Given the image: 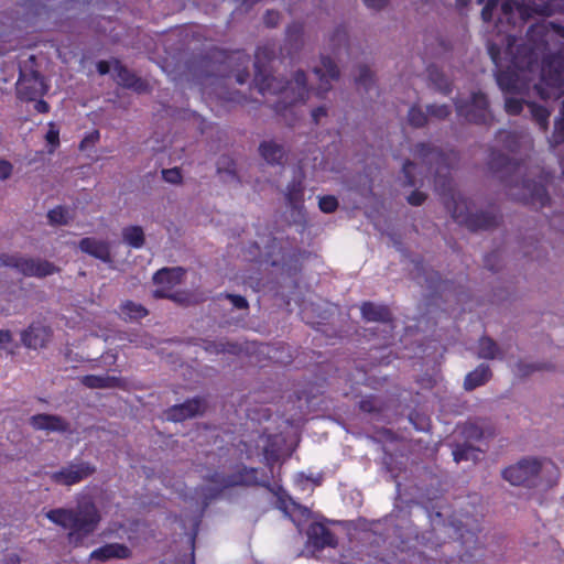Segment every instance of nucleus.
<instances>
[{
  "mask_svg": "<svg viewBox=\"0 0 564 564\" xmlns=\"http://www.w3.org/2000/svg\"><path fill=\"white\" fill-rule=\"evenodd\" d=\"M426 199V194L421 191H413L406 196V202L412 206H420Z\"/></svg>",
  "mask_w": 564,
  "mask_h": 564,
  "instance_id": "3c124183",
  "label": "nucleus"
},
{
  "mask_svg": "<svg viewBox=\"0 0 564 564\" xmlns=\"http://www.w3.org/2000/svg\"><path fill=\"white\" fill-rule=\"evenodd\" d=\"M415 169V164L410 162V161H406L404 164H403V173L406 177V184L409 186H413L415 184V181H414V177H413V171Z\"/></svg>",
  "mask_w": 564,
  "mask_h": 564,
  "instance_id": "4d7b16f0",
  "label": "nucleus"
},
{
  "mask_svg": "<svg viewBox=\"0 0 564 564\" xmlns=\"http://www.w3.org/2000/svg\"><path fill=\"white\" fill-rule=\"evenodd\" d=\"M523 104L514 98H509L506 100V110L510 115H518L521 112Z\"/></svg>",
  "mask_w": 564,
  "mask_h": 564,
  "instance_id": "603ef678",
  "label": "nucleus"
},
{
  "mask_svg": "<svg viewBox=\"0 0 564 564\" xmlns=\"http://www.w3.org/2000/svg\"><path fill=\"white\" fill-rule=\"evenodd\" d=\"M497 7V0H488L484 9L481 10V17L484 21H490L492 17V10Z\"/></svg>",
  "mask_w": 564,
  "mask_h": 564,
  "instance_id": "13d9d810",
  "label": "nucleus"
},
{
  "mask_svg": "<svg viewBox=\"0 0 564 564\" xmlns=\"http://www.w3.org/2000/svg\"><path fill=\"white\" fill-rule=\"evenodd\" d=\"M46 91V85L36 72L22 73L17 84L19 98L32 101Z\"/></svg>",
  "mask_w": 564,
  "mask_h": 564,
  "instance_id": "9d476101",
  "label": "nucleus"
},
{
  "mask_svg": "<svg viewBox=\"0 0 564 564\" xmlns=\"http://www.w3.org/2000/svg\"><path fill=\"white\" fill-rule=\"evenodd\" d=\"M61 269L53 262L42 259L23 257L20 273L25 276L45 278L58 273Z\"/></svg>",
  "mask_w": 564,
  "mask_h": 564,
  "instance_id": "dca6fc26",
  "label": "nucleus"
},
{
  "mask_svg": "<svg viewBox=\"0 0 564 564\" xmlns=\"http://www.w3.org/2000/svg\"><path fill=\"white\" fill-rule=\"evenodd\" d=\"M558 476L557 467L546 458L528 457L502 471V477L512 486L535 487L540 481L553 485Z\"/></svg>",
  "mask_w": 564,
  "mask_h": 564,
  "instance_id": "7ed1b4c3",
  "label": "nucleus"
},
{
  "mask_svg": "<svg viewBox=\"0 0 564 564\" xmlns=\"http://www.w3.org/2000/svg\"><path fill=\"white\" fill-rule=\"evenodd\" d=\"M290 517L296 525H301L303 521L307 520L311 516V512L307 508L299 506L296 503H292V507L289 511Z\"/></svg>",
  "mask_w": 564,
  "mask_h": 564,
  "instance_id": "ea45409f",
  "label": "nucleus"
},
{
  "mask_svg": "<svg viewBox=\"0 0 564 564\" xmlns=\"http://www.w3.org/2000/svg\"><path fill=\"white\" fill-rule=\"evenodd\" d=\"M542 82L550 90L545 91L543 88L535 86L539 94L543 98L555 97L560 90L564 87V69L561 67L557 61H552L547 65L542 67L541 72Z\"/></svg>",
  "mask_w": 564,
  "mask_h": 564,
  "instance_id": "6e6552de",
  "label": "nucleus"
},
{
  "mask_svg": "<svg viewBox=\"0 0 564 564\" xmlns=\"http://www.w3.org/2000/svg\"><path fill=\"white\" fill-rule=\"evenodd\" d=\"M162 177L165 182L171 184H180L182 182V174L177 167L163 170Z\"/></svg>",
  "mask_w": 564,
  "mask_h": 564,
  "instance_id": "09e8293b",
  "label": "nucleus"
},
{
  "mask_svg": "<svg viewBox=\"0 0 564 564\" xmlns=\"http://www.w3.org/2000/svg\"><path fill=\"white\" fill-rule=\"evenodd\" d=\"M492 377V371L488 365L481 364L475 370L466 375L464 379V389L473 391L474 389L484 386Z\"/></svg>",
  "mask_w": 564,
  "mask_h": 564,
  "instance_id": "5701e85b",
  "label": "nucleus"
},
{
  "mask_svg": "<svg viewBox=\"0 0 564 564\" xmlns=\"http://www.w3.org/2000/svg\"><path fill=\"white\" fill-rule=\"evenodd\" d=\"M557 30H552L544 23L534 25L528 33L529 47H520L517 45V53L513 47L516 46V37L509 36L506 47V55L510 57L511 63L516 68L522 69L524 66L531 67L538 61L539 54L544 51L546 44L554 37Z\"/></svg>",
  "mask_w": 564,
  "mask_h": 564,
  "instance_id": "20e7f679",
  "label": "nucleus"
},
{
  "mask_svg": "<svg viewBox=\"0 0 564 564\" xmlns=\"http://www.w3.org/2000/svg\"><path fill=\"white\" fill-rule=\"evenodd\" d=\"M427 80L437 90L448 93L451 82L445 73L435 65L427 67Z\"/></svg>",
  "mask_w": 564,
  "mask_h": 564,
  "instance_id": "a878e982",
  "label": "nucleus"
},
{
  "mask_svg": "<svg viewBox=\"0 0 564 564\" xmlns=\"http://www.w3.org/2000/svg\"><path fill=\"white\" fill-rule=\"evenodd\" d=\"M30 425L37 431L66 433L69 432V422L55 414H35L29 419Z\"/></svg>",
  "mask_w": 564,
  "mask_h": 564,
  "instance_id": "4468645a",
  "label": "nucleus"
},
{
  "mask_svg": "<svg viewBox=\"0 0 564 564\" xmlns=\"http://www.w3.org/2000/svg\"><path fill=\"white\" fill-rule=\"evenodd\" d=\"M457 111L467 120L476 123H487L490 119L488 102L484 94H474L470 104L458 106Z\"/></svg>",
  "mask_w": 564,
  "mask_h": 564,
  "instance_id": "9b49d317",
  "label": "nucleus"
},
{
  "mask_svg": "<svg viewBox=\"0 0 564 564\" xmlns=\"http://www.w3.org/2000/svg\"><path fill=\"white\" fill-rule=\"evenodd\" d=\"M463 433L467 440H480L482 437V430L475 423H466L463 427Z\"/></svg>",
  "mask_w": 564,
  "mask_h": 564,
  "instance_id": "de8ad7c7",
  "label": "nucleus"
},
{
  "mask_svg": "<svg viewBox=\"0 0 564 564\" xmlns=\"http://www.w3.org/2000/svg\"><path fill=\"white\" fill-rule=\"evenodd\" d=\"M313 73L317 76L319 85L317 88L318 94H325L330 90L333 80H338L340 70L338 65L327 56L321 58L319 65L313 68Z\"/></svg>",
  "mask_w": 564,
  "mask_h": 564,
  "instance_id": "f8f14e48",
  "label": "nucleus"
},
{
  "mask_svg": "<svg viewBox=\"0 0 564 564\" xmlns=\"http://www.w3.org/2000/svg\"><path fill=\"white\" fill-rule=\"evenodd\" d=\"M36 111L45 113L48 111V105L44 100H37L34 105Z\"/></svg>",
  "mask_w": 564,
  "mask_h": 564,
  "instance_id": "69168bd1",
  "label": "nucleus"
},
{
  "mask_svg": "<svg viewBox=\"0 0 564 564\" xmlns=\"http://www.w3.org/2000/svg\"><path fill=\"white\" fill-rule=\"evenodd\" d=\"M454 460L460 462H477L480 456V451L469 444L456 445L453 451Z\"/></svg>",
  "mask_w": 564,
  "mask_h": 564,
  "instance_id": "c756f323",
  "label": "nucleus"
},
{
  "mask_svg": "<svg viewBox=\"0 0 564 564\" xmlns=\"http://www.w3.org/2000/svg\"><path fill=\"white\" fill-rule=\"evenodd\" d=\"M22 259H23V257L18 256V254L1 253L0 254V264L2 267L14 268L20 272V265H21Z\"/></svg>",
  "mask_w": 564,
  "mask_h": 564,
  "instance_id": "a18cd8bd",
  "label": "nucleus"
},
{
  "mask_svg": "<svg viewBox=\"0 0 564 564\" xmlns=\"http://www.w3.org/2000/svg\"><path fill=\"white\" fill-rule=\"evenodd\" d=\"M286 43L294 52L301 50L305 44L304 30L300 24H292L288 29Z\"/></svg>",
  "mask_w": 564,
  "mask_h": 564,
  "instance_id": "473e14b6",
  "label": "nucleus"
},
{
  "mask_svg": "<svg viewBox=\"0 0 564 564\" xmlns=\"http://www.w3.org/2000/svg\"><path fill=\"white\" fill-rule=\"evenodd\" d=\"M253 473L254 470H245L243 473L230 476L216 473L209 478V481L213 489L221 490L232 486L251 484Z\"/></svg>",
  "mask_w": 564,
  "mask_h": 564,
  "instance_id": "aec40b11",
  "label": "nucleus"
},
{
  "mask_svg": "<svg viewBox=\"0 0 564 564\" xmlns=\"http://www.w3.org/2000/svg\"><path fill=\"white\" fill-rule=\"evenodd\" d=\"M264 22L268 26H275L279 22V14L276 12H268L264 17Z\"/></svg>",
  "mask_w": 564,
  "mask_h": 564,
  "instance_id": "0e129e2a",
  "label": "nucleus"
},
{
  "mask_svg": "<svg viewBox=\"0 0 564 564\" xmlns=\"http://www.w3.org/2000/svg\"><path fill=\"white\" fill-rule=\"evenodd\" d=\"M47 219L51 225L64 226L69 224L70 216L65 207L57 206L47 213Z\"/></svg>",
  "mask_w": 564,
  "mask_h": 564,
  "instance_id": "e433bc0d",
  "label": "nucleus"
},
{
  "mask_svg": "<svg viewBox=\"0 0 564 564\" xmlns=\"http://www.w3.org/2000/svg\"><path fill=\"white\" fill-rule=\"evenodd\" d=\"M288 199L292 206L297 207V205L302 202L301 188H299L296 185H293L291 188H289Z\"/></svg>",
  "mask_w": 564,
  "mask_h": 564,
  "instance_id": "8fccbe9b",
  "label": "nucleus"
},
{
  "mask_svg": "<svg viewBox=\"0 0 564 564\" xmlns=\"http://www.w3.org/2000/svg\"><path fill=\"white\" fill-rule=\"evenodd\" d=\"M308 542L317 550L326 546L335 547L337 541L332 532L321 523H313L307 530Z\"/></svg>",
  "mask_w": 564,
  "mask_h": 564,
  "instance_id": "412c9836",
  "label": "nucleus"
},
{
  "mask_svg": "<svg viewBox=\"0 0 564 564\" xmlns=\"http://www.w3.org/2000/svg\"><path fill=\"white\" fill-rule=\"evenodd\" d=\"M185 274V270L181 267L176 268H164L159 270L154 276L153 281L155 284L161 285V289L154 291V296L163 297L167 294V291L178 285Z\"/></svg>",
  "mask_w": 564,
  "mask_h": 564,
  "instance_id": "ddd939ff",
  "label": "nucleus"
},
{
  "mask_svg": "<svg viewBox=\"0 0 564 564\" xmlns=\"http://www.w3.org/2000/svg\"><path fill=\"white\" fill-rule=\"evenodd\" d=\"M226 297L238 310H247L249 306L247 300L241 295L227 294Z\"/></svg>",
  "mask_w": 564,
  "mask_h": 564,
  "instance_id": "5fc2aeb1",
  "label": "nucleus"
},
{
  "mask_svg": "<svg viewBox=\"0 0 564 564\" xmlns=\"http://www.w3.org/2000/svg\"><path fill=\"white\" fill-rule=\"evenodd\" d=\"M97 69L99 72V74L101 75H105L107 73H109L110 70V65L109 63L105 62V61H100L98 64H97Z\"/></svg>",
  "mask_w": 564,
  "mask_h": 564,
  "instance_id": "338daca9",
  "label": "nucleus"
},
{
  "mask_svg": "<svg viewBox=\"0 0 564 564\" xmlns=\"http://www.w3.org/2000/svg\"><path fill=\"white\" fill-rule=\"evenodd\" d=\"M361 314L367 321L380 322L389 319V311L380 305L367 302L361 305Z\"/></svg>",
  "mask_w": 564,
  "mask_h": 564,
  "instance_id": "cd10ccee",
  "label": "nucleus"
},
{
  "mask_svg": "<svg viewBox=\"0 0 564 564\" xmlns=\"http://www.w3.org/2000/svg\"><path fill=\"white\" fill-rule=\"evenodd\" d=\"M327 116V108L324 106L317 107L312 110L313 121L317 124L321 122L322 118Z\"/></svg>",
  "mask_w": 564,
  "mask_h": 564,
  "instance_id": "052dcab7",
  "label": "nucleus"
},
{
  "mask_svg": "<svg viewBox=\"0 0 564 564\" xmlns=\"http://www.w3.org/2000/svg\"><path fill=\"white\" fill-rule=\"evenodd\" d=\"M364 2L370 9L380 10L387 6L388 0H364Z\"/></svg>",
  "mask_w": 564,
  "mask_h": 564,
  "instance_id": "680f3d73",
  "label": "nucleus"
},
{
  "mask_svg": "<svg viewBox=\"0 0 564 564\" xmlns=\"http://www.w3.org/2000/svg\"><path fill=\"white\" fill-rule=\"evenodd\" d=\"M527 107L535 122L540 126L542 130L545 131L547 128L550 112L544 107L538 106L532 102H528Z\"/></svg>",
  "mask_w": 564,
  "mask_h": 564,
  "instance_id": "c9c22d12",
  "label": "nucleus"
},
{
  "mask_svg": "<svg viewBox=\"0 0 564 564\" xmlns=\"http://www.w3.org/2000/svg\"><path fill=\"white\" fill-rule=\"evenodd\" d=\"M274 57V50L265 46L260 47L256 53L257 68L254 82L262 95L273 94L279 95L280 99L275 105L279 112L284 111L288 107L294 106L297 102H303L308 97V88L306 85V75L297 70L294 73L293 78L284 82L282 78L267 74L261 69L264 62Z\"/></svg>",
  "mask_w": 564,
  "mask_h": 564,
  "instance_id": "f257e3e1",
  "label": "nucleus"
},
{
  "mask_svg": "<svg viewBox=\"0 0 564 564\" xmlns=\"http://www.w3.org/2000/svg\"><path fill=\"white\" fill-rule=\"evenodd\" d=\"M122 239L126 243L133 248H141L145 241L143 229L140 226H130L123 228Z\"/></svg>",
  "mask_w": 564,
  "mask_h": 564,
  "instance_id": "2f4dec72",
  "label": "nucleus"
},
{
  "mask_svg": "<svg viewBox=\"0 0 564 564\" xmlns=\"http://www.w3.org/2000/svg\"><path fill=\"white\" fill-rule=\"evenodd\" d=\"M281 437L280 436H273V437H267L263 440V454L265 457V460L271 464L274 462H278L281 457Z\"/></svg>",
  "mask_w": 564,
  "mask_h": 564,
  "instance_id": "7c9ffc66",
  "label": "nucleus"
},
{
  "mask_svg": "<svg viewBox=\"0 0 564 564\" xmlns=\"http://www.w3.org/2000/svg\"><path fill=\"white\" fill-rule=\"evenodd\" d=\"M45 140L51 145L48 152L53 153L59 144V131L56 128L55 123H48V130L45 134Z\"/></svg>",
  "mask_w": 564,
  "mask_h": 564,
  "instance_id": "37998d69",
  "label": "nucleus"
},
{
  "mask_svg": "<svg viewBox=\"0 0 564 564\" xmlns=\"http://www.w3.org/2000/svg\"><path fill=\"white\" fill-rule=\"evenodd\" d=\"M408 121L413 127H423L429 121L427 110L423 111L419 107H411L408 113Z\"/></svg>",
  "mask_w": 564,
  "mask_h": 564,
  "instance_id": "4c0bfd02",
  "label": "nucleus"
},
{
  "mask_svg": "<svg viewBox=\"0 0 564 564\" xmlns=\"http://www.w3.org/2000/svg\"><path fill=\"white\" fill-rule=\"evenodd\" d=\"M132 556V550L122 543H109L90 553L91 560L106 562L110 560H127Z\"/></svg>",
  "mask_w": 564,
  "mask_h": 564,
  "instance_id": "a211bd4d",
  "label": "nucleus"
},
{
  "mask_svg": "<svg viewBox=\"0 0 564 564\" xmlns=\"http://www.w3.org/2000/svg\"><path fill=\"white\" fill-rule=\"evenodd\" d=\"M318 206L324 213H334L338 207V200L332 195L323 196L319 198Z\"/></svg>",
  "mask_w": 564,
  "mask_h": 564,
  "instance_id": "49530a36",
  "label": "nucleus"
},
{
  "mask_svg": "<svg viewBox=\"0 0 564 564\" xmlns=\"http://www.w3.org/2000/svg\"><path fill=\"white\" fill-rule=\"evenodd\" d=\"M121 313L126 318L139 319L148 314V311L138 303L126 301L120 306Z\"/></svg>",
  "mask_w": 564,
  "mask_h": 564,
  "instance_id": "72a5a7b5",
  "label": "nucleus"
},
{
  "mask_svg": "<svg viewBox=\"0 0 564 564\" xmlns=\"http://www.w3.org/2000/svg\"><path fill=\"white\" fill-rule=\"evenodd\" d=\"M501 10L509 19L518 14L522 20L532 18L533 15H550V7L542 0H522L521 2H512L507 0Z\"/></svg>",
  "mask_w": 564,
  "mask_h": 564,
  "instance_id": "0eeeda50",
  "label": "nucleus"
},
{
  "mask_svg": "<svg viewBox=\"0 0 564 564\" xmlns=\"http://www.w3.org/2000/svg\"><path fill=\"white\" fill-rule=\"evenodd\" d=\"M564 142V117L555 122L554 132L549 140L552 148H555Z\"/></svg>",
  "mask_w": 564,
  "mask_h": 564,
  "instance_id": "79ce46f5",
  "label": "nucleus"
},
{
  "mask_svg": "<svg viewBox=\"0 0 564 564\" xmlns=\"http://www.w3.org/2000/svg\"><path fill=\"white\" fill-rule=\"evenodd\" d=\"M426 110L429 118H434L436 120H444L451 113V109L446 105H430Z\"/></svg>",
  "mask_w": 564,
  "mask_h": 564,
  "instance_id": "a19ab883",
  "label": "nucleus"
},
{
  "mask_svg": "<svg viewBox=\"0 0 564 564\" xmlns=\"http://www.w3.org/2000/svg\"><path fill=\"white\" fill-rule=\"evenodd\" d=\"M216 354L228 352L231 355H238L241 351V346L236 343L229 341H217V344H213Z\"/></svg>",
  "mask_w": 564,
  "mask_h": 564,
  "instance_id": "c03bdc74",
  "label": "nucleus"
},
{
  "mask_svg": "<svg viewBox=\"0 0 564 564\" xmlns=\"http://www.w3.org/2000/svg\"><path fill=\"white\" fill-rule=\"evenodd\" d=\"M46 518L56 525L68 530V540L79 542L98 527L100 514L91 501L79 503L76 508H56L46 512Z\"/></svg>",
  "mask_w": 564,
  "mask_h": 564,
  "instance_id": "f03ea898",
  "label": "nucleus"
},
{
  "mask_svg": "<svg viewBox=\"0 0 564 564\" xmlns=\"http://www.w3.org/2000/svg\"><path fill=\"white\" fill-rule=\"evenodd\" d=\"M359 408L365 412H372L379 409V403L373 398H367L360 401Z\"/></svg>",
  "mask_w": 564,
  "mask_h": 564,
  "instance_id": "6e6d98bb",
  "label": "nucleus"
},
{
  "mask_svg": "<svg viewBox=\"0 0 564 564\" xmlns=\"http://www.w3.org/2000/svg\"><path fill=\"white\" fill-rule=\"evenodd\" d=\"M80 382L89 389H112L122 386V380L111 376L88 375L80 379Z\"/></svg>",
  "mask_w": 564,
  "mask_h": 564,
  "instance_id": "b1692460",
  "label": "nucleus"
},
{
  "mask_svg": "<svg viewBox=\"0 0 564 564\" xmlns=\"http://www.w3.org/2000/svg\"><path fill=\"white\" fill-rule=\"evenodd\" d=\"M205 403L199 399L188 400L183 404L174 405L167 412V416L172 421H184L200 415L205 411Z\"/></svg>",
  "mask_w": 564,
  "mask_h": 564,
  "instance_id": "6ab92c4d",
  "label": "nucleus"
},
{
  "mask_svg": "<svg viewBox=\"0 0 564 564\" xmlns=\"http://www.w3.org/2000/svg\"><path fill=\"white\" fill-rule=\"evenodd\" d=\"M354 80L358 88L367 91L375 84L373 72L366 65H358L354 73Z\"/></svg>",
  "mask_w": 564,
  "mask_h": 564,
  "instance_id": "bb28decb",
  "label": "nucleus"
},
{
  "mask_svg": "<svg viewBox=\"0 0 564 564\" xmlns=\"http://www.w3.org/2000/svg\"><path fill=\"white\" fill-rule=\"evenodd\" d=\"M247 77H248V74H247V73H239V74L237 75V82H238L239 84H243V83H246Z\"/></svg>",
  "mask_w": 564,
  "mask_h": 564,
  "instance_id": "774afa93",
  "label": "nucleus"
},
{
  "mask_svg": "<svg viewBox=\"0 0 564 564\" xmlns=\"http://www.w3.org/2000/svg\"><path fill=\"white\" fill-rule=\"evenodd\" d=\"M164 297H169L173 300L174 302L181 303V304H187L189 302L188 295L185 294H178V293H172V294H165Z\"/></svg>",
  "mask_w": 564,
  "mask_h": 564,
  "instance_id": "e2e57ef3",
  "label": "nucleus"
},
{
  "mask_svg": "<svg viewBox=\"0 0 564 564\" xmlns=\"http://www.w3.org/2000/svg\"><path fill=\"white\" fill-rule=\"evenodd\" d=\"M113 72L116 74V80L121 86L133 89L134 91L142 94L150 90V86L147 80L138 77L131 73L128 68L122 66L118 61L113 63Z\"/></svg>",
  "mask_w": 564,
  "mask_h": 564,
  "instance_id": "f3484780",
  "label": "nucleus"
},
{
  "mask_svg": "<svg viewBox=\"0 0 564 564\" xmlns=\"http://www.w3.org/2000/svg\"><path fill=\"white\" fill-rule=\"evenodd\" d=\"M96 473V467L89 462H72L56 471L50 473V479L59 486L70 487L89 478Z\"/></svg>",
  "mask_w": 564,
  "mask_h": 564,
  "instance_id": "39448f33",
  "label": "nucleus"
},
{
  "mask_svg": "<svg viewBox=\"0 0 564 564\" xmlns=\"http://www.w3.org/2000/svg\"><path fill=\"white\" fill-rule=\"evenodd\" d=\"M261 156L272 165L282 164L284 161L285 152L283 148L274 142H263L260 148Z\"/></svg>",
  "mask_w": 564,
  "mask_h": 564,
  "instance_id": "393cba45",
  "label": "nucleus"
},
{
  "mask_svg": "<svg viewBox=\"0 0 564 564\" xmlns=\"http://www.w3.org/2000/svg\"><path fill=\"white\" fill-rule=\"evenodd\" d=\"M520 171L508 182L509 195L519 200L531 202L541 206L547 202V195L542 184H538L531 181H522L519 183Z\"/></svg>",
  "mask_w": 564,
  "mask_h": 564,
  "instance_id": "423d86ee",
  "label": "nucleus"
},
{
  "mask_svg": "<svg viewBox=\"0 0 564 564\" xmlns=\"http://www.w3.org/2000/svg\"><path fill=\"white\" fill-rule=\"evenodd\" d=\"M78 248L82 252L109 263L112 261L110 242L96 237H85L79 240Z\"/></svg>",
  "mask_w": 564,
  "mask_h": 564,
  "instance_id": "2eb2a0df",
  "label": "nucleus"
},
{
  "mask_svg": "<svg viewBox=\"0 0 564 564\" xmlns=\"http://www.w3.org/2000/svg\"><path fill=\"white\" fill-rule=\"evenodd\" d=\"M554 365L551 362H524L519 361L516 365V371L519 376L528 377L536 371H553Z\"/></svg>",
  "mask_w": 564,
  "mask_h": 564,
  "instance_id": "c85d7f7f",
  "label": "nucleus"
},
{
  "mask_svg": "<svg viewBox=\"0 0 564 564\" xmlns=\"http://www.w3.org/2000/svg\"><path fill=\"white\" fill-rule=\"evenodd\" d=\"M427 162L430 164L436 165L435 174L438 177L445 176L446 163H445V156L442 153H440L436 150H432L427 154Z\"/></svg>",
  "mask_w": 564,
  "mask_h": 564,
  "instance_id": "58836bf2",
  "label": "nucleus"
},
{
  "mask_svg": "<svg viewBox=\"0 0 564 564\" xmlns=\"http://www.w3.org/2000/svg\"><path fill=\"white\" fill-rule=\"evenodd\" d=\"M499 224V217L494 213H481L474 216L471 226L478 229H490Z\"/></svg>",
  "mask_w": 564,
  "mask_h": 564,
  "instance_id": "f704fd0d",
  "label": "nucleus"
},
{
  "mask_svg": "<svg viewBox=\"0 0 564 564\" xmlns=\"http://www.w3.org/2000/svg\"><path fill=\"white\" fill-rule=\"evenodd\" d=\"M53 337L51 326L42 323H33L21 333L22 344L33 350H40L47 347Z\"/></svg>",
  "mask_w": 564,
  "mask_h": 564,
  "instance_id": "1a4fd4ad",
  "label": "nucleus"
},
{
  "mask_svg": "<svg viewBox=\"0 0 564 564\" xmlns=\"http://www.w3.org/2000/svg\"><path fill=\"white\" fill-rule=\"evenodd\" d=\"M12 340V334L9 330L0 329V351L7 349Z\"/></svg>",
  "mask_w": 564,
  "mask_h": 564,
  "instance_id": "bf43d9fd",
  "label": "nucleus"
},
{
  "mask_svg": "<svg viewBox=\"0 0 564 564\" xmlns=\"http://www.w3.org/2000/svg\"><path fill=\"white\" fill-rule=\"evenodd\" d=\"M13 173V165L6 160H0V181H7Z\"/></svg>",
  "mask_w": 564,
  "mask_h": 564,
  "instance_id": "864d4df0",
  "label": "nucleus"
},
{
  "mask_svg": "<svg viewBox=\"0 0 564 564\" xmlns=\"http://www.w3.org/2000/svg\"><path fill=\"white\" fill-rule=\"evenodd\" d=\"M474 350L479 359L494 360L505 357V351L498 343L486 335L478 339Z\"/></svg>",
  "mask_w": 564,
  "mask_h": 564,
  "instance_id": "4be33fe9",
  "label": "nucleus"
}]
</instances>
